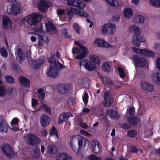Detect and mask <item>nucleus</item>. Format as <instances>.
<instances>
[{"label": "nucleus", "mask_w": 160, "mask_h": 160, "mask_svg": "<svg viewBox=\"0 0 160 160\" xmlns=\"http://www.w3.org/2000/svg\"><path fill=\"white\" fill-rule=\"evenodd\" d=\"M48 60L51 66L46 70V74L50 77L55 78L57 77L59 74L58 68L63 69L65 66L58 60L55 59L54 55H52L48 58Z\"/></svg>", "instance_id": "obj_1"}, {"label": "nucleus", "mask_w": 160, "mask_h": 160, "mask_svg": "<svg viewBox=\"0 0 160 160\" xmlns=\"http://www.w3.org/2000/svg\"><path fill=\"white\" fill-rule=\"evenodd\" d=\"M24 139L28 144L33 146L39 144L41 142L39 138L32 133L28 134L24 136Z\"/></svg>", "instance_id": "obj_2"}, {"label": "nucleus", "mask_w": 160, "mask_h": 160, "mask_svg": "<svg viewBox=\"0 0 160 160\" xmlns=\"http://www.w3.org/2000/svg\"><path fill=\"white\" fill-rule=\"evenodd\" d=\"M103 100L102 101L103 105L107 108L110 107L113 102V98L112 94L110 92L106 91L103 95Z\"/></svg>", "instance_id": "obj_3"}, {"label": "nucleus", "mask_w": 160, "mask_h": 160, "mask_svg": "<svg viewBox=\"0 0 160 160\" xmlns=\"http://www.w3.org/2000/svg\"><path fill=\"white\" fill-rule=\"evenodd\" d=\"M11 7L8 14L11 15H16L21 12L20 4L17 0H11Z\"/></svg>", "instance_id": "obj_4"}, {"label": "nucleus", "mask_w": 160, "mask_h": 160, "mask_svg": "<svg viewBox=\"0 0 160 160\" xmlns=\"http://www.w3.org/2000/svg\"><path fill=\"white\" fill-rule=\"evenodd\" d=\"M74 43L79 47L80 50V53L76 56L75 58L77 59H82L85 58L89 53L88 48L77 41H75Z\"/></svg>", "instance_id": "obj_5"}, {"label": "nucleus", "mask_w": 160, "mask_h": 160, "mask_svg": "<svg viewBox=\"0 0 160 160\" xmlns=\"http://www.w3.org/2000/svg\"><path fill=\"white\" fill-rule=\"evenodd\" d=\"M132 58L135 64L139 67L144 68L146 65V61L144 58L141 56L134 55Z\"/></svg>", "instance_id": "obj_6"}, {"label": "nucleus", "mask_w": 160, "mask_h": 160, "mask_svg": "<svg viewBox=\"0 0 160 160\" xmlns=\"http://www.w3.org/2000/svg\"><path fill=\"white\" fill-rule=\"evenodd\" d=\"M38 6L40 11L44 12L50 7V3L46 0H39L38 3Z\"/></svg>", "instance_id": "obj_7"}, {"label": "nucleus", "mask_w": 160, "mask_h": 160, "mask_svg": "<svg viewBox=\"0 0 160 160\" xmlns=\"http://www.w3.org/2000/svg\"><path fill=\"white\" fill-rule=\"evenodd\" d=\"M80 66H84L85 68L89 71H93L96 68V66L88 60L85 59L79 62Z\"/></svg>", "instance_id": "obj_8"}, {"label": "nucleus", "mask_w": 160, "mask_h": 160, "mask_svg": "<svg viewBox=\"0 0 160 160\" xmlns=\"http://www.w3.org/2000/svg\"><path fill=\"white\" fill-rule=\"evenodd\" d=\"M2 150L4 154L8 158H10L13 156V152L11 147L8 143L3 144L2 148Z\"/></svg>", "instance_id": "obj_9"}, {"label": "nucleus", "mask_w": 160, "mask_h": 160, "mask_svg": "<svg viewBox=\"0 0 160 160\" xmlns=\"http://www.w3.org/2000/svg\"><path fill=\"white\" fill-rule=\"evenodd\" d=\"M43 18V17L42 15L34 12L32 14L31 23H29V25L36 26L39 21L42 20Z\"/></svg>", "instance_id": "obj_10"}, {"label": "nucleus", "mask_w": 160, "mask_h": 160, "mask_svg": "<svg viewBox=\"0 0 160 160\" xmlns=\"http://www.w3.org/2000/svg\"><path fill=\"white\" fill-rule=\"evenodd\" d=\"M71 88V86L69 84H58L57 86V90L62 94H66L68 92Z\"/></svg>", "instance_id": "obj_11"}, {"label": "nucleus", "mask_w": 160, "mask_h": 160, "mask_svg": "<svg viewBox=\"0 0 160 160\" xmlns=\"http://www.w3.org/2000/svg\"><path fill=\"white\" fill-rule=\"evenodd\" d=\"M141 88L146 91L152 92L154 90L153 86L145 81H141L140 82Z\"/></svg>", "instance_id": "obj_12"}, {"label": "nucleus", "mask_w": 160, "mask_h": 160, "mask_svg": "<svg viewBox=\"0 0 160 160\" xmlns=\"http://www.w3.org/2000/svg\"><path fill=\"white\" fill-rule=\"evenodd\" d=\"M132 41L133 44L139 47L140 44L142 42H145V40L142 38V36H140L139 34H134L132 37Z\"/></svg>", "instance_id": "obj_13"}, {"label": "nucleus", "mask_w": 160, "mask_h": 160, "mask_svg": "<svg viewBox=\"0 0 160 160\" xmlns=\"http://www.w3.org/2000/svg\"><path fill=\"white\" fill-rule=\"evenodd\" d=\"M106 115L108 116L112 119L114 120H118L121 118L120 115L116 111L112 109L106 111Z\"/></svg>", "instance_id": "obj_14"}, {"label": "nucleus", "mask_w": 160, "mask_h": 160, "mask_svg": "<svg viewBox=\"0 0 160 160\" xmlns=\"http://www.w3.org/2000/svg\"><path fill=\"white\" fill-rule=\"evenodd\" d=\"M44 59L43 58H40L38 59L32 60L31 62L32 67L34 69H38L44 63Z\"/></svg>", "instance_id": "obj_15"}, {"label": "nucleus", "mask_w": 160, "mask_h": 160, "mask_svg": "<svg viewBox=\"0 0 160 160\" xmlns=\"http://www.w3.org/2000/svg\"><path fill=\"white\" fill-rule=\"evenodd\" d=\"M51 121L50 117L46 114H42L40 118L41 125L44 128L46 127L50 123Z\"/></svg>", "instance_id": "obj_16"}, {"label": "nucleus", "mask_w": 160, "mask_h": 160, "mask_svg": "<svg viewBox=\"0 0 160 160\" xmlns=\"http://www.w3.org/2000/svg\"><path fill=\"white\" fill-rule=\"evenodd\" d=\"M71 113L68 112H63L61 114L58 118V124H61L64 122L67 121L68 118L71 117Z\"/></svg>", "instance_id": "obj_17"}, {"label": "nucleus", "mask_w": 160, "mask_h": 160, "mask_svg": "<svg viewBox=\"0 0 160 160\" xmlns=\"http://www.w3.org/2000/svg\"><path fill=\"white\" fill-rule=\"evenodd\" d=\"M45 28L46 31L48 32L51 31L55 32L57 29L56 26L50 21L45 23Z\"/></svg>", "instance_id": "obj_18"}, {"label": "nucleus", "mask_w": 160, "mask_h": 160, "mask_svg": "<svg viewBox=\"0 0 160 160\" xmlns=\"http://www.w3.org/2000/svg\"><path fill=\"white\" fill-rule=\"evenodd\" d=\"M140 50V55L142 56L152 58L154 57V53L148 49H143V50Z\"/></svg>", "instance_id": "obj_19"}, {"label": "nucleus", "mask_w": 160, "mask_h": 160, "mask_svg": "<svg viewBox=\"0 0 160 160\" xmlns=\"http://www.w3.org/2000/svg\"><path fill=\"white\" fill-rule=\"evenodd\" d=\"M2 24L4 28L8 29L9 27H11L12 22L9 17L4 16L2 18Z\"/></svg>", "instance_id": "obj_20"}, {"label": "nucleus", "mask_w": 160, "mask_h": 160, "mask_svg": "<svg viewBox=\"0 0 160 160\" xmlns=\"http://www.w3.org/2000/svg\"><path fill=\"white\" fill-rule=\"evenodd\" d=\"M5 121L4 117L2 116L0 117V132H5L8 131L7 127L5 125Z\"/></svg>", "instance_id": "obj_21"}, {"label": "nucleus", "mask_w": 160, "mask_h": 160, "mask_svg": "<svg viewBox=\"0 0 160 160\" xmlns=\"http://www.w3.org/2000/svg\"><path fill=\"white\" fill-rule=\"evenodd\" d=\"M127 120L128 122L132 125H136L140 121L139 118L136 116L128 117L127 118Z\"/></svg>", "instance_id": "obj_22"}, {"label": "nucleus", "mask_w": 160, "mask_h": 160, "mask_svg": "<svg viewBox=\"0 0 160 160\" xmlns=\"http://www.w3.org/2000/svg\"><path fill=\"white\" fill-rule=\"evenodd\" d=\"M20 83L24 87H27L30 85V81L23 76H21L19 79Z\"/></svg>", "instance_id": "obj_23"}, {"label": "nucleus", "mask_w": 160, "mask_h": 160, "mask_svg": "<svg viewBox=\"0 0 160 160\" xmlns=\"http://www.w3.org/2000/svg\"><path fill=\"white\" fill-rule=\"evenodd\" d=\"M16 59L19 62H21L24 59L22 51L21 48H18L17 51Z\"/></svg>", "instance_id": "obj_24"}, {"label": "nucleus", "mask_w": 160, "mask_h": 160, "mask_svg": "<svg viewBox=\"0 0 160 160\" xmlns=\"http://www.w3.org/2000/svg\"><path fill=\"white\" fill-rule=\"evenodd\" d=\"M111 63L109 62H103L102 66V69L106 72H109L111 71Z\"/></svg>", "instance_id": "obj_25"}, {"label": "nucleus", "mask_w": 160, "mask_h": 160, "mask_svg": "<svg viewBox=\"0 0 160 160\" xmlns=\"http://www.w3.org/2000/svg\"><path fill=\"white\" fill-rule=\"evenodd\" d=\"M152 81L156 84L160 86V73H156L153 74L152 77Z\"/></svg>", "instance_id": "obj_26"}, {"label": "nucleus", "mask_w": 160, "mask_h": 160, "mask_svg": "<svg viewBox=\"0 0 160 160\" xmlns=\"http://www.w3.org/2000/svg\"><path fill=\"white\" fill-rule=\"evenodd\" d=\"M92 151L94 153L96 154H98L100 153L102 151V147L101 145L98 143L97 145L96 144L94 145H92Z\"/></svg>", "instance_id": "obj_27"}, {"label": "nucleus", "mask_w": 160, "mask_h": 160, "mask_svg": "<svg viewBox=\"0 0 160 160\" xmlns=\"http://www.w3.org/2000/svg\"><path fill=\"white\" fill-rule=\"evenodd\" d=\"M133 14L132 10L130 8H125L123 11L124 16L126 18H130Z\"/></svg>", "instance_id": "obj_28"}, {"label": "nucleus", "mask_w": 160, "mask_h": 160, "mask_svg": "<svg viewBox=\"0 0 160 160\" xmlns=\"http://www.w3.org/2000/svg\"><path fill=\"white\" fill-rule=\"evenodd\" d=\"M107 28L109 33L111 35L116 31V26L114 24L107 23Z\"/></svg>", "instance_id": "obj_29"}, {"label": "nucleus", "mask_w": 160, "mask_h": 160, "mask_svg": "<svg viewBox=\"0 0 160 160\" xmlns=\"http://www.w3.org/2000/svg\"><path fill=\"white\" fill-rule=\"evenodd\" d=\"M47 152L50 154H52L56 152L57 148L54 145H49L47 148Z\"/></svg>", "instance_id": "obj_30"}, {"label": "nucleus", "mask_w": 160, "mask_h": 160, "mask_svg": "<svg viewBox=\"0 0 160 160\" xmlns=\"http://www.w3.org/2000/svg\"><path fill=\"white\" fill-rule=\"evenodd\" d=\"M90 60L95 64H98L100 63L99 58L96 55H92L90 58Z\"/></svg>", "instance_id": "obj_31"}, {"label": "nucleus", "mask_w": 160, "mask_h": 160, "mask_svg": "<svg viewBox=\"0 0 160 160\" xmlns=\"http://www.w3.org/2000/svg\"><path fill=\"white\" fill-rule=\"evenodd\" d=\"M150 4L153 7L159 8L160 6V0H151Z\"/></svg>", "instance_id": "obj_32"}, {"label": "nucleus", "mask_w": 160, "mask_h": 160, "mask_svg": "<svg viewBox=\"0 0 160 160\" xmlns=\"http://www.w3.org/2000/svg\"><path fill=\"white\" fill-rule=\"evenodd\" d=\"M50 134L51 136H53L54 135H55L57 138H58V131L57 129L54 126H53L50 130Z\"/></svg>", "instance_id": "obj_33"}, {"label": "nucleus", "mask_w": 160, "mask_h": 160, "mask_svg": "<svg viewBox=\"0 0 160 160\" xmlns=\"http://www.w3.org/2000/svg\"><path fill=\"white\" fill-rule=\"evenodd\" d=\"M75 12L77 15L82 17L87 18L89 16L88 15L87 12H84V11H82L81 10L76 9Z\"/></svg>", "instance_id": "obj_34"}, {"label": "nucleus", "mask_w": 160, "mask_h": 160, "mask_svg": "<svg viewBox=\"0 0 160 160\" xmlns=\"http://www.w3.org/2000/svg\"><path fill=\"white\" fill-rule=\"evenodd\" d=\"M6 82L9 83H14L15 82V80L12 76L7 75L5 77Z\"/></svg>", "instance_id": "obj_35"}, {"label": "nucleus", "mask_w": 160, "mask_h": 160, "mask_svg": "<svg viewBox=\"0 0 160 160\" xmlns=\"http://www.w3.org/2000/svg\"><path fill=\"white\" fill-rule=\"evenodd\" d=\"M72 149L74 152L78 156H79L80 154V150L79 148H77V147L75 146L74 143H72V144H70Z\"/></svg>", "instance_id": "obj_36"}, {"label": "nucleus", "mask_w": 160, "mask_h": 160, "mask_svg": "<svg viewBox=\"0 0 160 160\" xmlns=\"http://www.w3.org/2000/svg\"><path fill=\"white\" fill-rule=\"evenodd\" d=\"M75 7H77L80 9H83L86 7L85 4L79 0H78Z\"/></svg>", "instance_id": "obj_37"}, {"label": "nucleus", "mask_w": 160, "mask_h": 160, "mask_svg": "<svg viewBox=\"0 0 160 160\" xmlns=\"http://www.w3.org/2000/svg\"><path fill=\"white\" fill-rule=\"evenodd\" d=\"M7 93L6 88L2 86H0V97H3Z\"/></svg>", "instance_id": "obj_38"}, {"label": "nucleus", "mask_w": 160, "mask_h": 160, "mask_svg": "<svg viewBox=\"0 0 160 160\" xmlns=\"http://www.w3.org/2000/svg\"><path fill=\"white\" fill-rule=\"evenodd\" d=\"M137 134V131L135 130H129L127 132L128 136L131 138H134L135 137Z\"/></svg>", "instance_id": "obj_39"}, {"label": "nucleus", "mask_w": 160, "mask_h": 160, "mask_svg": "<svg viewBox=\"0 0 160 160\" xmlns=\"http://www.w3.org/2000/svg\"><path fill=\"white\" fill-rule=\"evenodd\" d=\"M0 53L2 56L3 57H7L8 56V53L6 49L4 47L0 48Z\"/></svg>", "instance_id": "obj_40"}, {"label": "nucleus", "mask_w": 160, "mask_h": 160, "mask_svg": "<svg viewBox=\"0 0 160 160\" xmlns=\"http://www.w3.org/2000/svg\"><path fill=\"white\" fill-rule=\"evenodd\" d=\"M61 34L66 38H69L71 37V35L68 33V30L66 28H64L61 31Z\"/></svg>", "instance_id": "obj_41"}, {"label": "nucleus", "mask_w": 160, "mask_h": 160, "mask_svg": "<svg viewBox=\"0 0 160 160\" xmlns=\"http://www.w3.org/2000/svg\"><path fill=\"white\" fill-rule=\"evenodd\" d=\"M103 83L106 86H109L112 84V82L111 80L108 78H103L102 80Z\"/></svg>", "instance_id": "obj_42"}, {"label": "nucleus", "mask_w": 160, "mask_h": 160, "mask_svg": "<svg viewBox=\"0 0 160 160\" xmlns=\"http://www.w3.org/2000/svg\"><path fill=\"white\" fill-rule=\"evenodd\" d=\"M86 83H88V86H89V87H90V85H89L88 81H85L84 79H79L78 80V83L79 85L82 86L83 87H87V86H85V84Z\"/></svg>", "instance_id": "obj_43"}, {"label": "nucleus", "mask_w": 160, "mask_h": 160, "mask_svg": "<svg viewBox=\"0 0 160 160\" xmlns=\"http://www.w3.org/2000/svg\"><path fill=\"white\" fill-rule=\"evenodd\" d=\"M88 158L90 160H102L101 158L94 154L90 155L88 156Z\"/></svg>", "instance_id": "obj_44"}, {"label": "nucleus", "mask_w": 160, "mask_h": 160, "mask_svg": "<svg viewBox=\"0 0 160 160\" xmlns=\"http://www.w3.org/2000/svg\"><path fill=\"white\" fill-rule=\"evenodd\" d=\"M119 126L125 130H128L130 128V125L125 122H123L119 124Z\"/></svg>", "instance_id": "obj_45"}, {"label": "nucleus", "mask_w": 160, "mask_h": 160, "mask_svg": "<svg viewBox=\"0 0 160 160\" xmlns=\"http://www.w3.org/2000/svg\"><path fill=\"white\" fill-rule=\"evenodd\" d=\"M32 16V14L26 16L24 18V20L25 21L28 25H29V23H31Z\"/></svg>", "instance_id": "obj_46"}, {"label": "nucleus", "mask_w": 160, "mask_h": 160, "mask_svg": "<svg viewBox=\"0 0 160 160\" xmlns=\"http://www.w3.org/2000/svg\"><path fill=\"white\" fill-rule=\"evenodd\" d=\"M108 4L110 5L114 6L118 4L117 0H106Z\"/></svg>", "instance_id": "obj_47"}, {"label": "nucleus", "mask_w": 160, "mask_h": 160, "mask_svg": "<svg viewBox=\"0 0 160 160\" xmlns=\"http://www.w3.org/2000/svg\"><path fill=\"white\" fill-rule=\"evenodd\" d=\"M42 108L47 113L49 114H50L51 113V109L49 107L47 106L46 104H43L42 106Z\"/></svg>", "instance_id": "obj_48"}, {"label": "nucleus", "mask_w": 160, "mask_h": 160, "mask_svg": "<svg viewBox=\"0 0 160 160\" xmlns=\"http://www.w3.org/2000/svg\"><path fill=\"white\" fill-rule=\"evenodd\" d=\"M78 0H67V4L71 6H75L77 3Z\"/></svg>", "instance_id": "obj_49"}, {"label": "nucleus", "mask_w": 160, "mask_h": 160, "mask_svg": "<svg viewBox=\"0 0 160 160\" xmlns=\"http://www.w3.org/2000/svg\"><path fill=\"white\" fill-rule=\"evenodd\" d=\"M119 73V76L120 78H123L125 77V73L123 69L121 67H118V68Z\"/></svg>", "instance_id": "obj_50"}, {"label": "nucleus", "mask_w": 160, "mask_h": 160, "mask_svg": "<svg viewBox=\"0 0 160 160\" xmlns=\"http://www.w3.org/2000/svg\"><path fill=\"white\" fill-rule=\"evenodd\" d=\"M133 31L134 34H140L139 28L138 27H136L135 25H134L131 27Z\"/></svg>", "instance_id": "obj_51"}, {"label": "nucleus", "mask_w": 160, "mask_h": 160, "mask_svg": "<svg viewBox=\"0 0 160 160\" xmlns=\"http://www.w3.org/2000/svg\"><path fill=\"white\" fill-rule=\"evenodd\" d=\"M88 93L85 92V94L83 97L82 100L85 104H87L88 102Z\"/></svg>", "instance_id": "obj_52"}, {"label": "nucleus", "mask_w": 160, "mask_h": 160, "mask_svg": "<svg viewBox=\"0 0 160 160\" xmlns=\"http://www.w3.org/2000/svg\"><path fill=\"white\" fill-rule=\"evenodd\" d=\"M101 32L103 34H105L108 32L107 24L104 25L101 28Z\"/></svg>", "instance_id": "obj_53"}, {"label": "nucleus", "mask_w": 160, "mask_h": 160, "mask_svg": "<svg viewBox=\"0 0 160 160\" xmlns=\"http://www.w3.org/2000/svg\"><path fill=\"white\" fill-rule=\"evenodd\" d=\"M74 30L77 33L79 34L80 31L79 30V26L77 23H74L73 25Z\"/></svg>", "instance_id": "obj_54"}, {"label": "nucleus", "mask_w": 160, "mask_h": 160, "mask_svg": "<svg viewBox=\"0 0 160 160\" xmlns=\"http://www.w3.org/2000/svg\"><path fill=\"white\" fill-rule=\"evenodd\" d=\"M65 153H61L58 154L55 158L56 160H63V158Z\"/></svg>", "instance_id": "obj_55"}, {"label": "nucleus", "mask_w": 160, "mask_h": 160, "mask_svg": "<svg viewBox=\"0 0 160 160\" xmlns=\"http://www.w3.org/2000/svg\"><path fill=\"white\" fill-rule=\"evenodd\" d=\"M135 111V109L133 106H131L129 108L128 113L129 115L132 116L134 115Z\"/></svg>", "instance_id": "obj_56"}, {"label": "nucleus", "mask_w": 160, "mask_h": 160, "mask_svg": "<svg viewBox=\"0 0 160 160\" xmlns=\"http://www.w3.org/2000/svg\"><path fill=\"white\" fill-rule=\"evenodd\" d=\"M12 69L14 70H18L19 68V66L18 63L15 62H12Z\"/></svg>", "instance_id": "obj_57"}, {"label": "nucleus", "mask_w": 160, "mask_h": 160, "mask_svg": "<svg viewBox=\"0 0 160 160\" xmlns=\"http://www.w3.org/2000/svg\"><path fill=\"white\" fill-rule=\"evenodd\" d=\"M112 46L110 44H108L106 42L103 40L102 43L101 45V47H106V48H109Z\"/></svg>", "instance_id": "obj_58"}, {"label": "nucleus", "mask_w": 160, "mask_h": 160, "mask_svg": "<svg viewBox=\"0 0 160 160\" xmlns=\"http://www.w3.org/2000/svg\"><path fill=\"white\" fill-rule=\"evenodd\" d=\"M38 101L36 99L32 98V106L33 108L37 105L38 104Z\"/></svg>", "instance_id": "obj_59"}, {"label": "nucleus", "mask_w": 160, "mask_h": 160, "mask_svg": "<svg viewBox=\"0 0 160 160\" xmlns=\"http://www.w3.org/2000/svg\"><path fill=\"white\" fill-rule=\"evenodd\" d=\"M103 40L101 39H96L95 41V43H96L98 46L101 47L102 43Z\"/></svg>", "instance_id": "obj_60"}, {"label": "nucleus", "mask_w": 160, "mask_h": 160, "mask_svg": "<svg viewBox=\"0 0 160 160\" xmlns=\"http://www.w3.org/2000/svg\"><path fill=\"white\" fill-rule=\"evenodd\" d=\"M65 11L63 9H60L58 10L57 12V14L59 16H61L65 14Z\"/></svg>", "instance_id": "obj_61"}, {"label": "nucleus", "mask_w": 160, "mask_h": 160, "mask_svg": "<svg viewBox=\"0 0 160 160\" xmlns=\"http://www.w3.org/2000/svg\"><path fill=\"white\" fill-rule=\"evenodd\" d=\"M138 18L139 22L140 23H142L144 21V17L141 15H138Z\"/></svg>", "instance_id": "obj_62"}, {"label": "nucleus", "mask_w": 160, "mask_h": 160, "mask_svg": "<svg viewBox=\"0 0 160 160\" xmlns=\"http://www.w3.org/2000/svg\"><path fill=\"white\" fill-rule=\"evenodd\" d=\"M19 119L17 118H14L11 121V123L12 125H15L18 123Z\"/></svg>", "instance_id": "obj_63"}, {"label": "nucleus", "mask_w": 160, "mask_h": 160, "mask_svg": "<svg viewBox=\"0 0 160 160\" xmlns=\"http://www.w3.org/2000/svg\"><path fill=\"white\" fill-rule=\"evenodd\" d=\"M80 50L78 48L75 47L72 48V52L73 54H77L80 52Z\"/></svg>", "instance_id": "obj_64"}]
</instances>
